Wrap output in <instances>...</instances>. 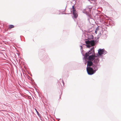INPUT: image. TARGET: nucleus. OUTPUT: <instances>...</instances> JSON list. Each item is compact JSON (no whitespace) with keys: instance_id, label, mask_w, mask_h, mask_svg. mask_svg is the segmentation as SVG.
<instances>
[{"instance_id":"f257e3e1","label":"nucleus","mask_w":121,"mask_h":121,"mask_svg":"<svg viewBox=\"0 0 121 121\" xmlns=\"http://www.w3.org/2000/svg\"><path fill=\"white\" fill-rule=\"evenodd\" d=\"M95 54L94 50L93 49H91L88 52L86 53L84 58L85 59H88V57L90 55Z\"/></svg>"},{"instance_id":"f03ea898","label":"nucleus","mask_w":121,"mask_h":121,"mask_svg":"<svg viewBox=\"0 0 121 121\" xmlns=\"http://www.w3.org/2000/svg\"><path fill=\"white\" fill-rule=\"evenodd\" d=\"M86 70L88 73L90 75L93 74L95 72V71H94L92 68L90 67H87Z\"/></svg>"},{"instance_id":"7ed1b4c3","label":"nucleus","mask_w":121,"mask_h":121,"mask_svg":"<svg viewBox=\"0 0 121 121\" xmlns=\"http://www.w3.org/2000/svg\"><path fill=\"white\" fill-rule=\"evenodd\" d=\"M71 10L72 11L74 17L75 18H77L78 17V15L76 13V9L74 8V6H73L72 8L71 9Z\"/></svg>"},{"instance_id":"20e7f679","label":"nucleus","mask_w":121,"mask_h":121,"mask_svg":"<svg viewBox=\"0 0 121 121\" xmlns=\"http://www.w3.org/2000/svg\"><path fill=\"white\" fill-rule=\"evenodd\" d=\"M97 57V56H95V54L91 55L89 56L87 59L90 61H93Z\"/></svg>"},{"instance_id":"39448f33","label":"nucleus","mask_w":121,"mask_h":121,"mask_svg":"<svg viewBox=\"0 0 121 121\" xmlns=\"http://www.w3.org/2000/svg\"><path fill=\"white\" fill-rule=\"evenodd\" d=\"M85 42L86 44H90L92 46H93L95 45V41L94 40H92L91 41H86Z\"/></svg>"},{"instance_id":"423d86ee","label":"nucleus","mask_w":121,"mask_h":121,"mask_svg":"<svg viewBox=\"0 0 121 121\" xmlns=\"http://www.w3.org/2000/svg\"><path fill=\"white\" fill-rule=\"evenodd\" d=\"M104 50L103 49H99L98 51V53L99 56H101L103 53L104 52Z\"/></svg>"},{"instance_id":"0eeeda50","label":"nucleus","mask_w":121,"mask_h":121,"mask_svg":"<svg viewBox=\"0 0 121 121\" xmlns=\"http://www.w3.org/2000/svg\"><path fill=\"white\" fill-rule=\"evenodd\" d=\"M92 61H88L87 62V66H92L93 64V62Z\"/></svg>"},{"instance_id":"6e6552de","label":"nucleus","mask_w":121,"mask_h":121,"mask_svg":"<svg viewBox=\"0 0 121 121\" xmlns=\"http://www.w3.org/2000/svg\"><path fill=\"white\" fill-rule=\"evenodd\" d=\"M94 62L95 64H97L98 62L99 61L98 58H97L96 59L95 58V59L94 60Z\"/></svg>"},{"instance_id":"1a4fd4ad","label":"nucleus","mask_w":121,"mask_h":121,"mask_svg":"<svg viewBox=\"0 0 121 121\" xmlns=\"http://www.w3.org/2000/svg\"><path fill=\"white\" fill-rule=\"evenodd\" d=\"M14 27V26L13 25H10L9 26V28L10 29L13 28Z\"/></svg>"},{"instance_id":"9d476101","label":"nucleus","mask_w":121,"mask_h":121,"mask_svg":"<svg viewBox=\"0 0 121 121\" xmlns=\"http://www.w3.org/2000/svg\"><path fill=\"white\" fill-rule=\"evenodd\" d=\"M86 44V46L87 47L89 48L91 47V45H90V44Z\"/></svg>"},{"instance_id":"9b49d317","label":"nucleus","mask_w":121,"mask_h":121,"mask_svg":"<svg viewBox=\"0 0 121 121\" xmlns=\"http://www.w3.org/2000/svg\"><path fill=\"white\" fill-rule=\"evenodd\" d=\"M62 83H63V85H64V82L63 80H62Z\"/></svg>"},{"instance_id":"f8f14e48","label":"nucleus","mask_w":121,"mask_h":121,"mask_svg":"<svg viewBox=\"0 0 121 121\" xmlns=\"http://www.w3.org/2000/svg\"><path fill=\"white\" fill-rule=\"evenodd\" d=\"M97 30H96L95 31V32L96 34H97Z\"/></svg>"},{"instance_id":"ddd939ff","label":"nucleus","mask_w":121,"mask_h":121,"mask_svg":"<svg viewBox=\"0 0 121 121\" xmlns=\"http://www.w3.org/2000/svg\"><path fill=\"white\" fill-rule=\"evenodd\" d=\"M36 112H37V114L38 115V114H39V112L37 110H36Z\"/></svg>"}]
</instances>
